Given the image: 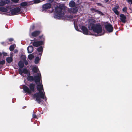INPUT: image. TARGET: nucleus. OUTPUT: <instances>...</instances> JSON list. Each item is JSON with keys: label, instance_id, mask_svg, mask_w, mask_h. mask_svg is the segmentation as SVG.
Returning a JSON list of instances; mask_svg holds the SVG:
<instances>
[{"label": "nucleus", "instance_id": "nucleus-35", "mask_svg": "<svg viewBox=\"0 0 132 132\" xmlns=\"http://www.w3.org/2000/svg\"><path fill=\"white\" fill-rule=\"evenodd\" d=\"M1 44L3 45V46H5L6 45V43L4 42H2L1 43Z\"/></svg>", "mask_w": 132, "mask_h": 132}, {"label": "nucleus", "instance_id": "nucleus-37", "mask_svg": "<svg viewBox=\"0 0 132 132\" xmlns=\"http://www.w3.org/2000/svg\"><path fill=\"white\" fill-rule=\"evenodd\" d=\"M13 2H14V3H18V1H19V0H11Z\"/></svg>", "mask_w": 132, "mask_h": 132}, {"label": "nucleus", "instance_id": "nucleus-15", "mask_svg": "<svg viewBox=\"0 0 132 132\" xmlns=\"http://www.w3.org/2000/svg\"><path fill=\"white\" fill-rule=\"evenodd\" d=\"M37 50L39 52L38 54V55L40 56V57H41L43 51V48L42 46H40L37 49Z\"/></svg>", "mask_w": 132, "mask_h": 132}, {"label": "nucleus", "instance_id": "nucleus-40", "mask_svg": "<svg viewBox=\"0 0 132 132\" xmlns=\"http://www.w3.org/2000/svg\"><path fill=\"white\" fill-rule=\"evenodd\" d=\"M127 1L129 3L130 2L131 4H132V0H127Z\"/></svg>", "mask_w": 132, "mask_h": 132}, {"label": "nucleus", "instance_id": "nucleus-36", "mask_svg": "<svg viewBox=\"0 0 132 132\" xmlns=\"http://www.w3.org/2000/svg\"><path fill=\"white\" fill-rule=\"evenodd\" d=\"M8 40L10 42H12V41H13L14 40L13 38H10Z\"/></svg>", "mask_w": 132, "mask_h": 132}, {"label": "nucleus", "instance_id": "nucleus-20", "mask_svg": "<svg viewBox=\"0 0 132 132\" xmlns=\"http://www.w3.org/2000/svg\"><path fill=\"white\" fill-rule=\"evenodd\" d=\"M18 65L20 68H22L24 66V63L22 61H20L18 63Z\"/></svg>", "mask_w": 132, "mask_h": 132}, {"label": "nucleus", "instance_id": "nucleus-18", "mask_svg": "<svg viewBox=\"0 0 132 132\" xmlns=\"http://www.w3.org/2000/svg\"><path fill=\"white\" fill-rule=\"evenodd\" d=\"M69 5L71 7H74L76 6V4L72 0L69 2Z\"/></svg>", "mask_w": 132, "mask_h": 132}, {"label": "nucleus", "instance_id": "nucleus-14", "mask_svg": "<svg viewBox=\"0 0 132 132\" xmlns=\"http://www.w3.org/2000/svg\"><path fill=\"white\" fill-rule=\"evenodd\" d=\"M78 9L77 7L70 8L69 9L68 12L70 13H76L78 11Z\"/></svg>", "mask_w": 132, "mask_h": 132}, {"label": "nucleus", "instance_id": "nucleus-12", "mask_svg": "<svg viewBox=\"0 0 132 132\" xmlns=\"http://www.w3.org/2000/svg\"><path fill=\"white\" fill-rule=\"evenodd\" d=\"M51 4L50 3H46L43 6L42 11L46 10L51 7Z\"/></svg>", "mask_w": 132, "mask_h": 132}, {"label": "nucleus", "instance_id": "nucleus-8", "mask_svg": "<svg viewBox=\"0 0 132 132\" xmlns=\"http://www.w3.org/2000/svg\"><path fill=\"white\" fill-rule=\"evenodd\" d=\"M105 29L107 31L109 32H112L113 30L112 25L110 23H108L105 26Z\"/></svg>", "mask_w": 132, "mask_h": 132}, {"label": "nucleus", "instance_id": "nucleus-42", "mask_svg": "<svg viewBox=\"0 0 132 132\" xmlns=\"http://www.w3.org/2000/svg\"><path fill=\"white\" fill-rule=\"evenodd\" d=\"M54 0H48V2L50 3H52V2Z\"/></svg>", "mask_w": 132, "mask_h": 132}, {"label": "nucleus", "instance_id": "nucleus-11", "mask_svg": "<svg viewBox=\"0 0 132 132\" xmlns=\"http://www.w3.org/2000/svg\"><path fill=\"white\" fill-rule=\"evenodd\" d=\"M81 29L82 31L83 34L86 35H88L89 31L86 27L82 26H81Z\"/></svg>", "mask_w": 132, "mask_h": 132}, {"label": "nucleus", "instance_id": "nucleus-34", "mask_svg": "<svg viewBox=\"0 0 132 132\" xmlns=\"http://www.w3.org/2000/svg\"><path fill=\"white\" fill-rule=\"evenodd\" d=\"M2 55L3 54L4 56H6L7 55V54L5 52H3L2 53H1Z\"/></svg>", "mask_w": 132, "mask_h": 132}, {"label": "nucleus", "instance_id": "nucleus-27", "mask_svg": "<svg viewBox=\"0 0 132 132\" xmlns=\"http://www.w3.org/2000/svg\"><path fill=\"white\" fill-rule=\"evenodd\" d=\"M65 18L68 20L72 19L73 18V16L71 15H67L65 16Z\"/></svg>", "mask_w": 132, "mask_h": 132}, {"label": "nucleus", "instance_id": "nucleus-17", "mask_svg": "<svg viewBox=\"0 0 132 132\" xmlns=\"http://www.w3.org/2000/svg\"><path fill=\"white\" fill-rule=\"evenodd\" d=\"M116 7H114L112 8V10L117 15H118L119 14V12L118 11L117 9L119 7V6L118 5Z\"/></svg>", "mask_w": 132, "mask_h": 132}, {"label": "nucleus", "instance_id": "nucleus-31", "mask_svg": "<svg viewBox=\"0 0 132 132\" xmlns=\"http://www.w3.org/2000/svg\"><path fill=\"white\" fill-rule=\"evenodd\" d=\"M19 73L21 75L22 73H23V71L22 70L21 68H19Z\"/></svg>", "mask_w": 132, "mask_h": 132}, {"label": "nucleus", "instance_id": "nucleus-32", "mask_svg": "<svg viewBox=\"0 0 132 132\" xmlns=\"http://www.w3.org/2000/svg\"><path fill=\"white\" fill-rule=\"evenodd\" d=\"M34 2L35 3H38L40 2V0H34Z\"/></svg>", "mask_w": 132, "mask_h": 132}, {"label": "nucleus", "instance_id": "nucleus-21", "mask_svg": "<svg viewBox=\"0 0 132 132\" xmlns=\"http://www.w3.org/2000/svg\"><path fill=\"white\" fill-rule=\"evenodd\" d=\"M6 60L8 63H10L13 61V60L12 57H9L6 58Z\"/></svg>", "mask_w": 132, "mask_h": 132}, {"label": "nucleus", "instance_id": "nucleus-39", "mask_svg": "<svg viewBox=\"0 0 132 132\" xmlns=\"http://www.w3.org/2000/svg\"><path fill=\"white\" fill-rule=\"evenodd\" d=\"M96 4L97 6H101L102 5V4L100 3H96Z\"/></svg>", "mask_w": 132, "mask_h": 132}, {"label": "nucleus", "instance_id": "nucleus-26", "mask_svg": "<svg viewBox=\"0 0 132 132\" xmlns=\"http://www.w3.org/2000/svg\"><path fill=\"white\" fill-rule=\"evenodd\" d=\"M27 3L26 2H22L20 4V5L23 7L27 6Z\"/></svg>", "mask_w": 132, "mask_h": 132}, {"label": "nucleus", "instance_id": "nucleus-28", "mask_svg": "<svg viewBox=\"0 0 132 132\" xmlns=\"http://www.w3.org/2000/svg\"><path fill=\"white\" fill-rule=\"evenodd\" d=\"M14 49V45H12L9 47V49L10 51H13Z\"/></svg>", "mask_w": 132, "mask_h": 132}, {"label": "nucleus", "instance_id": "nucleus-1", "mask_svg": "<svg viewBox=\"0 0 132 132\" xmlns=\"http://www.w3.org/2000/svg\"><path fill=\"white\" fill-rule=\"evenodd\" d=\"M37 89L39 91V92L35 93L33 96L34 98H36V101L39 104L42 102L41 98L44 99L45 101H46L47 100V98L45 96V93L42 91V90H43V85L40 84L37 85Z\"/></svg>", "mask_w": 132, "mask_h": 132}, {"label": "nucleus", "instance_id": "nucleus-9", "mask_svg": "<svg viewBox=\"0 0 132 132\" xmlns=\"http://www.w3.org/2000/svg\"><path fill=\"white\" fill-rule=\"evenodd\" d=\"M90 11L93 13H94V12H96V13L97 14H100L102 15H104V14L101 11L96 10L93 7L92 8L90 9Z\"/></svg>", "mask_w": 132, "mask_h": 132}, {"label": "nucleus", "instance_id": "nucleus-3", "mask_svg": "<svg viewBox=\"0 0 132 132\" xmlns=\"http://www.w3.org/2000/svg\"><path fill=\"white\" fill-rule=\"evenodd\" d=\"M65 8L64 5H60L55 7L54 17L57 19L61 18L64 15Z\"/></svg>", "mask_w": 132, "mask_h": 132}, {"label": "nucleus", "instance_id": "nucleus-30", "mask_svg": "<svg viewBox=\"0 0 132 132\" xmlns=\"http://www.w3.org/2000/svg\"><path fill=\"white\" fill-rule=\"evenodd\" d=\"M127 7L125 6L122 9V11L123 12L126 13L127 12Z\"/></svg>", "mask_w": 132, "mask_h": 132}, {"label": "nucleus", "instance_id": "nucleus-44", "mask_svg": "<svg viewBox=\"0 0 132 132\" xmlns=\"http://www.w3.org/2000/svg\"><path fill=\"white\" fill-rule=\"evenodd\" d=\"M129 9H130H130H131V8H129Z\"/></svg>", "mask_w": 132, "mask_h": 132}, {"label": "nucleus", "instance_id": "nucleus-5", "mask_svg": "<svg viewBox=\"0 0 132 132\" xmlns=\"http://www.w3.org/2000/svg\"><path fill=\"white\" fill-rule=\"evenodd\" d=\"M37 41L33 43L32 45L34 47H38L40 46L41 45L43 44L45 41V37L43 34L39 36L37 38Z\"/></svg>", "mask_w": 132, "mask_h": 132}, {"label": "nucleus", "instance_id": "nucleus-19", "mask_svg": "<svg viewBox=\"0 0 132 132\" xmlns=\"http://www.w3.org/2000/svg\"><path fill=\"white\" fill-rule=\"evenodd\" d=\"M27 49L28 53H30L33 51V48L32 46H29L27 47Z\"/></svg>", "mask_w": 132, "mask_h": 132}, {"label": "nucleus", "instance_id": "nucleus-2", "mask_svg": "<svg viewBox=\"0 0 132 132\" xmlns=\"http://www.w3.org/2000/svg\"><path fill=\"white\" fill-rule=\"evenodd\" d=\"M96 22L95 20L92 19L90 21L88 28L89 30H93L95 33L99 34L102 32V30L101 25L99 23L94 24Z\"/></svg>", "mask_w": 132, "mask_h": 132}, {"label": "nucleus", "instance_id": "nucleus-38", "mask_svg": "<svg viewBox=\"0 0 132 132\" xmlns=\"http://www.w3.org/2000/svg\"><path fill=\"white\" fill-rule=\"evenodd\" d=\"M32 117L34 118H37V116L36 114L34 113H33L32 114Z\"/></svg>", "mask_w": 132, "mask_h": 132}, {"label": "nucleus", "instance_id": "nucleus-43", "mask_svg": "<svg viewBox=\"0 0 132 132\" xmlns=\"http://www.w3.org/2000/svg\"><path fill=\"white\" fill-rule=\"evenodd\" d=\"M104 1L105 2V3H107L108 2L109 0H104Z\"/></svg>", "mask_w": 132, "mask_h": 132}, {"label": "nucleus", "instance_id": "nucleus-33", "mask_svg": "<svg viewBox=\"0 0 132 132\" xmlns=\"http://www.w3.org/2000/svg\"><path fill=\"white\" fill-rule=\"evenodd\" d=\"M35 26L34 24H33L31 27V29L32 30H33L35 28Z\"/></svg>", "mask_w": 132, "mask_h": 132}, {"label": "nucleus", "instance_id": "nucleus-41", "mask_svg": "<svg viewBox=\"0 0 132 132\" xmlns=\"http://www.w3.org/2000/svg\"><path fill=\"white\" fill-rule=\"evenodd\" d=\"M24 64L26 65H27L28 64V62L27 61H25L24 62Z\"/></svg>", "mask_w": 132, "mask_h": 132}, {"label": "nucleus", "instance_id": "nucleus-23", "mask_svg": "<svg viewBox=\"0 0 132 132\" xmlns=\"http://www.w3.org/2000/svg\"><path fill=\"white\" fill-rule=\"evenodd\" d=\"M38 69L37 67H34L32 69V71L34 73H36L38 71Z\"/></svg>", "mask_w": 132, "mask_h": 132}, {"label": "nucleus", "instance_id": "nucleus-22", "mask_svg": "<svg viewBox=\"0 0 132 132\" xmlns=\"http://www.w3.org/2000/svg\"><path fill=\"white\" fill-rule=\"evenodd\" d=\"M23 73L27 74V75H30V73L29 71L27 70V68H24L23 70Z\"/></svg>", "mask_w": 132, "mask_h": 132}, {"label": "nucleus", "instance_id": "nucleus-7", "mask_svg": "<svg viewBox=\"0 0 132 132\" xmlns=\"http://www.w3.org/2000/svg\"><path fill=\"white\" fill-rule=\"evenodd\" d=\"M10 9V11L11 12V14L9 15H14L18 14L21 10L20 8L19 7H16L12 9H11V8Z\"/></svg>", "mask_w": 132, "mask_h": 132}, {"label": "nucleus", "instance_id": "nucleus-25", "mask_svg": "<svg viewBox=\"0 0 132 132\" xmlns=\"http://www.w3.org/2000/svg\"><path fill=\"white\" fill-rule=\"evenodd\" d=\"M40 60L39 57L37 56L36 57L35 59V64H37L38 63Z\"/></svg>", "mask_w": 132, "mask_h": 132}, {"label": "nucleus", "instance_id": "nucleus-29", "mask_svg": "<svg viewBox=\"0 0 132 132\" xmlns=\"http://www.w3.org/2000/svg\"><path fill=\"white\" fill-rule=\"evenodd\" d=\"M34 56L32 54H30L28 55V57L29 59L30 60H31L34 57Z\"/></svg>", "mask_w": 132, "mask_h": 132}, {"label": "nucleus", "instance_id": "nucleus-4", "mask_svg": "<svg viewBox=\"0 0 132 132\" xmlns=\"http://www.w3.org/2000/svg\"><path fill=\"white\" fill-rule=\"evenodd\" d=\"M29 88L25 85H23L22 88L26 93L31 94L32 92L35 91V84L32 83L30 84L29 86Z\"/></svg>", "mask_w": 132, "mask_h": 132}, {"label": "nucleus", "instance_id": "nucleus-16", "mask_svg": "<svg viewBox=\"0 0 132 132\" xmlns=\"http://www.w3.org/2000/svg\"><path fill=\"white\" fill-rule=\"evenodd\" d=\"M10 0H1L0 2V6H3L6 4H8L10 3Z\"/></svg>", "mask_w": 132, "mask_h": 132}, {"label": "nucleus", "instance_id": "nucleus-24", "mask_svg": "<svg viewBox=\"0 0 132 132\" xmlns=\"http://www.w3.org/2000/svg\"><path fill=\"white\" fill-rule=\"evenodd\" d=\"M7 11V9L5 7H0V11L5 12Z\"/></svg>", "mask_w": 132, "mask_h": 132}, {"label": "nucleus", "instance_id": "nucleus-13", "mask_svg": "<svg viewBox=\"0 0 132 132\" xmlns=\"http://www.w3.org/2000/svg\"><path fill=\"white\" fill-rule=\"evenodd\" d=\"M119 16L120 18V19L122 22L124 23H125L126 19V16L124 14H121Z\"/></svg>", "mask_w": 132, "mask_h": 132}, {"label": "nucleus", "instance_id": "nucleus-45", "mask_svg": "<svg viewBox=\"0 0 132 132\" xmlns=\"http://www.w3.org/2000/svg\"><path fill=\"white\" fill-rule=\"evenodd\" d=\"M32 41H35V40H32Z\"/></svg>", "mask_w": 132, "mask_h": 132}, {"label": "nucleus", "instance_id": "nucleus-6", "mask_svg": "<svg viewBox=\"0 0 132 132\" xmlns=\"http://www.w3.org/2000/svg\"><path fill=\"white\" fill-rule=\"evenodd\" d=\"M27 79L28 81L31 82L34 80L35 83L36 84L37 82H40L41 78L38 75L34 77L27 75Z\"/></svg>", "mask_w": 132, "mask_h": 132}, {"label": "nucleus", "instance_id": "nucleus-10", "mask_svg": "<svg viewBox=\"0 0 132 132\" xmlns=\"http://www.w3.org/2000/svg\"><path fill=\"white\" fill-rule=\"evenodd\" d=\"M42 32L41 30H35L31 33V35L33 37H36L39 35Z\"/></svg>", "mask_w": 132, "mask_h": 132}]
</instances>
